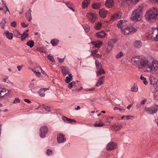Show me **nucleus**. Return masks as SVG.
<instances>
[{"instance_id":"2eb2a0df","label":"nucleus","mask_w":158,"mask_h":158,"mask_svg":"<svg viewBox=\"0 0 158 158\" xmlns=\"http://www.w3.org/2000/svg\"><path fill=\"white\" fill-rule=\"evenodd\" d=\"M106 34L104 31H102L97 32L95 34V36L99 38H102L104 37Z\"/></svg>"},{"instance_id":"ddd939ff","label":"nucleus","mask_w":158,"mask_h":158,"mask_svg":"<svg viewBox=\"0 0 158 158\" xmlns=\"http://www.w3.org/2000/svg\"><path fill=\"white\" fill-rule=\"evenodd\" d=\"M107 10L103 9H100L99 10V13L100 17L102 18H105L107 13Z\"/></svg>"},{"instance_id":"338daca9","label":"nucleus","mask_w":158,"mask_h":158,"mask_svg":"<svg viewBox=\"0 0 158 158\" xmlns=\"http://www.w3.org/2000/svg\"><path fill=\"white\" fill-rule=\"evenodd\" d=\"M95 90V88H92L91 89H88L86 90V91H94Z\"/></svg>"},{"instance_id":"7c9ffc66","label":"nucleus","mask_w":158,"mask_h":158,"mask_svg":"<svg viewBox=\"0 0 158 158\" xmlns=\"http://www.w3.org/2000/svg\"><path fill=\"white\" fill-rule=\"evenodd\" d=\"M152 34L154 35V36L152 35V36H154L157 34H158V28H152Z\"/></svg>"},{"instance_id":"2f4dec72","label":"nucleus","mask_w":158,"mask_h":158,"mask_svg":"<svg viewBox=\"0 0 158 158\" xmlns=\"http://www.w3.org/2000/svg\"><path fill=\"white\" fill-rule=\"evenodd\" d=\"M59 42V40L57 39H53L51 41V43L53 46L57 45Z\"/></svg>"},{"instance_id":"6e6d98bb","label":"nucleus","mask_w":158,"mask_h":158,"mask_svg":"<svg viewBox=\"0 0 158 158\" xmlns=\"http://www.w3.org/2000/svg\"><path fill=\"white\" fill-rule=\"evenodd\" d=\"M52 150L50 149H48L46 152V154L48 155H50L52 154Z\"/></svg>"},{"instance_id":"f3484780","label":"nucleus","mask_w":158,"mask_h":158,"mask_svg":"<svg viewBox=\"0 0 158 158\" xmlns=\"http://www.w3.org/2000/svg\"><path fill=\"white\" fill-rule=\"evenodd\" d=\"M115 131H117L120 130L123 127V125L121 123H118L113 125L112 126Z\"/></svg>"},{"instance_id":"1a4fd4ad","label":"nucleus","mask_w":158,"mask_h":158,"mask_svg":"<svg viewBox=\"0 0 158 158\" xmlns=\"http://www.w3.org/2000/svg\"><path fill=\"white\" fill-rule=\"evenodd\" d=\"M117 144L116 143L111 141L107 144L106 149L107 151H110L114 150L117 147Z\"/></svg>"},{"instance_id":"412c9836","label":"nucleus","mask_w":158,"mask_h":158,"mask_svg":"<svg viewBox=\"0 0 158 158\" xmlns=\"http://www.w3.org/2000/svg\"><path fill=\"white\" fill-rule=\"evenodd\" d=\"M6 38L9 40H11L13 38V35L12 33H10L8 31H7L4 33Z\"/></svg>"},{"instance_id":"5701e85b","label":"nucleus","mask_w":158,"mask_h":158,"mask_svg":"<svg viewBox=\"0 0 158 158\" xmlns=\"http://www.w3.org/2000/svg\"><path fill=\"white\" fill-rule=\"evenodd\" d=\"M91 44L94 46L96 48H100L101 45L102 44L101 41H92Z\"/></svg>"},{"instance_id":"c756f323","label":"nucleus","mask_w":158,"mask_h":158,"mask_svg":"<svg viewBox=\"0 0 158 158\" xmlns=\"http://www.w3.org/2000/svg\"><path fill=\"white\" fill-rule=\"evenodd\" d=\"M92 7L95 9H99L101 7V4L98 3H94L92 5Z\"/></svg>"},{"instance_id":"79ce46f5","label":"nucleus","mask_w":158,"mask_h":158,"mask_svg":"<svg viewBox=\"0 0 158 158\" xmlns=\"http://www.w3.org/2000/svg\"><path fill=\"white\" fill-rule=\"evenodd\" d=\"M123 56V52L121 51L118 54L116 55L115 56V57L116 59H119V58H120L121 57Z\"/></svg>"},{"instance_id":"a878e982","label":"nucleus","mask_w":158,"mask_h":158,"mask_svg":"<svg viewBox=\"0 0 158 158\" xmlns=\"http://www.w3.org/2000/svg\"><path fill=\"white\" fill-rule=\"evenodd\" d=\"M127 22L126 20H120L119 21L118 23L117 24V27L121 29H123V23H125Z\"/></svg>"},{"instance_id":"bf43d9fd","label":"nucleus","mask_w":158,"mask_h":158,"mask_svg":"<svg viewBox=\"0 0 158 158\" xmlns=\"http://www.w3.org/2000/svg\"><path fill=\"white\" fill-rule=\"evenodd\" d=\"M94 56V57H96L97 58H101L102 56L101 54L99 55L97 53L94 55V56Z\"/></svg>"},{"instance_id":"680f3d73","label":"nucleus","mask_w":158,"mask_h":158,"mask_svg":"<svg viewBox=\"0 0 158 158\" xmlns=\"http://www.w3.org/2000/svg\"><path fill=\"white\" fill-rule=\"evenodd\" d=\"M21 25L23 27H27L28 26V25H26L25 23L24 22L21 23Z\"/></svg>"},{"instance_id":"f8f14e48","label":"nucleus","mask_w":158,"mask_h":158,"mask_svg":"<svg viewBox=\"0 0 158 158\" xmlns=\"http://www.w3.org/2000/svg\"><path fill=\"white\" fill-rule=\"evenodd\" d=\"M62 73L65 76L69 73V69L66 66H62L61 67Z\"/></svg>"},{"instance_id":"6ab92c4d","label":"nucleus","mask_w":158,"mask_h":158,"mask_svg":"<svg viewBox=\"0 0 158 158\" xmlns=\"http://www.w3.org/2000/svg\"><path fill=\"white\" fill-rule=\"evenodd\" d=\"M28 31V29L25 30L23 32V34H21L20 38H21V40L22 41L25 40V39L28 36V34L27 33V32Z\"/></svg>"},{"instance_id":"9b49d317","label":"nucleus","mask_w":158,"mask_h":158,"mask_svg":"<svg viewBox=\"0 0 158 158\" xmlns=\"http://www.w3.org/2000/svg\"><path fill=\"white\" fill-rule=\"evenodd\" d=\"M105 80V77L104 76H102L98 80L97 82L95 84L96 86L97 87H99L102 85Z\"/></svg>"},{"instance_id":"de8ad7c7","label":"nucleus","mask_w":158,"mask_h":158,"mask_svg":"<svg viewBox=\"0 0 158 158\" xmlns=\"http://www.w3.org/2000/svg\"><path fill=\"white\" fill-rule=\"evenodd\" d=\"M34 86V84L33 83H30L29 86V87L30 89V90L32 92H33V89H35Z\"/></svg>"},{"instance_id":"864d4df0","label":"nucleus","mask_w":158,"mask_h":158,"mask_svg":"<svg viewBox=\"0 0 158 158\" xmlns=\"http://www.w3.org/2000/svg\"><path fill=\"white\" fill-rule=\"evenodd\" d=\"M34 73L35 74L36 76L38 77H40L41 75V73L40 72H36L35 70H32Z\"/></svg>"},{"instance_id":"8fccbe9b","label":"nucleus","mask_w":158,"mask_h":158,"mask_svg":"<svg viewBox=\"0 0 158 158\" xmlns=\"http://www.w3.org/2000/svg\"><path fill=\"white\" fill-rule=\"evenodd\" d=\"M43 107L47 111L49 112L51 111L50 107L48 106H45L44 104L42 105Z\"/></svg>"},{"instance_id":"3c124183","label":"nucleus","mask_w":158,"mask_h":158,"mask_svg":"<svg viewBox=\"0 0 158 158\" xmlns=\"http://www.w3.org/2000/svg\"><path fill=\"white\" fill-rule=\"evenodd\" d=\"M72 78L71 77V78L69 77H67L66 78V79L65 80V82L67 83H69L70 81L72 80Z\"/></svg>"},{"instance_id":"7ed1b4c3","label":"nucleus","mask_w":158,"mask_h":158,"mask_svg":"<svg viewBox=\"0 0 158 158\" xmlns=\"http://www.w3.org/2000/svg\"><path fill=\"white\" fill-rule=\"evenodd\" d=\"M158 70V61L151 60L149 66L147 67L146 71L149 73H153Z\"/></svg>"},{"instance_id":"bb28decb","label":"nucleus","mask_w":158,"mask_h":158,"mask_svg":"<svg viewBox=\"0 0 158 158\" xmlns=\"http://www.w3.org/2000/svg\"><path fill=\"white\" fill-rule=\"evenodd\" d=\"M134 45L135 48H139L142 46V43L140 41H136L134 42Z\"/></svg>"},{"instance_id":"f257e3e1","label":"nucleus","mask_w":158,"mask_h":158,"mask_svg":"<svg viewBox=\"0 0 158 158\" xmlns=\"http://www.w3.org/2000/svg\"><path fill=\"white\" fill-rule=\"evenodd\" d=\"M131 60L142 68H145L146 70L147 67L150 64L151 60L145 58H140L139 57L136 56L132 58Z\"/></svg>"},{"instance_id":"37998d69","label":"nucleus","mask_w":158,"mask_h":158,"mask_svg":"<svg viewBox=\"0 0 158 158\" xmlns=\"http://www.w3.org/2000/svg\"><path fill=\"white\" fill-rule=\"evenodd\" d=\"M47 57L48 59V60L52 62H54L55 61L53 56H51L50 54H49L48 55Z\"/></svg>"},{"instance_id":"e2e57ef3","label":"nucleus","mask_w":158,"mask_h":158,"mask_svg":"<svg viewBox=\"0 0 158 158\" xmlns=\"http://www.w3.org/2000/svg\"><path fill=\"white\" fill-rule=\"evenodd\" d=\"M146 102V99H144L140 102V104L141 105H144Z\"/></svg>"},{"instance_id":"423d86ee","label":"nucleus","mask_w":158,"mask_h":158,"mask_svg":"<svg viewBox=\"0 0 158 158\" xmlns=\"http://www.w3.org/2000/svg\"><path fill=\"white\" fill-rule=\"evenodd\" d=\"M6 89L0 88V99L2 98L5 99L9 96V93H10L11 91L7 90V93H6Z\"/></svg>"},{"instance_id":"72a5a7b5","label":"nucleus","mask_w":158,"mask_h":158,"mask_svg":"<svg viewBox=\"0 0 158 158\" xmlns=\"http://www.w3.org/2000/svg\"><path fill=\"white\" fill-rule=\"evenodd\" d=\"M138 90V88L137 85L135 84H134L131 88V91L132 92H137Z\"/></svg>"},{"instance_id":"6e6552de","label":"nucleus","mask_w":158,"mask_h":158,"mask_svg":"<svg viewBox=\"0 0 158 158\" xmlns=\"http://www.w3.org/2000/svg\"><path fill=\"white\" fill-rule=\"evenodd\" d=\"M87 19L92 23H94L97 20V15L94 13L90 12L86 14Z\"/></svg>"},{"instance_id":"49530a36","label":"nucleus","mask_w":158,"mask_h":158,"mask_svg":"<svg viewBox=\"0 0 158 158\" xmlns=\"http://www.w3.org/2000/svg\"><path fill=\"white\" fill-rule=\"evenodd\" d=\"M150 84L151 85H157V81H155L154 79H151L150 80Z\"/></svg>"},{"instance_id":"4d7b16f0","label":"nucleus","mask_w":158,"mask_h":158,"mask_svg":"<svg viewBox=\"0 0 158 158\" xmlns=\"http://www.w3.org/2000/svg\"><path fill=\"white\" fill-rule=\"evenodd\" d=\"M10 25L11 27H15L16 26V23L15 21H13L11 23Z\"/></svg>"},{"instance_id":"5fc2aeb1","label":"nucleus","mask_w":158,"mask_h":158,"mask_svg":"<svg viewBox=\"0 0 158 158\" xmlns=\"http://www.w3.org/2000/svg\"><path fill=\"white\" fill-rule=\"evenodd\" d=\"M20 100L18 98H15L13 102V103H20Z\"/></svg>"},{"instance_id":"4468645a","label":"nucleus","mask_w":158,"mask_h":158,"mask_svg":"<svg viewBox=\"0 0 158 158\" xmlns=\"http://www.w3.org/2000/svg\"><path fill=\"white\" fill-rule=\"evenodd\" d=\"M62 119L65 122L67 123H75L76 122L75 120L68 118L64 116L62 117Z\"/></svg>"},{"instance_id":"cd10ccee","label":"nucleus","mask_w":158,"mask_h":158,"mask_svg":"<svg viewBox=\"0 0 158 158\" xmlns=\"http://www.w3.org/2000/svg\"><path fill=\"white\" fill-rule=\"evenodd\" d=\"M98 71L96 72L97 75L98 76H100L103 74H104L105 72L104 70L102 68L99 69Z\"/></svg>"},{"instance_id":"4be33fe9","label":"nucleus","mask_w":158,"mask_h":158,"mask_svg":"<svg viewBox=\"0 0 158 158\" xmlns=\"http://www.w3.org/2000/svg\"><path fill=\"white\" fill-rule=\"evenodd\" d=\"M90 0H84L82 2V7L85 9L88 7L90 2Z\"/></svg>"},{"instance_id":"393cba45","label":"nucleus","mask_w":158,"mask_h":158,"mask_svg":"<svg viewBox=\"0 0 158 158\" xmlns=\"http://www.w3.org/2000/svg\"><path fill=\"white\" fill-rule=\"evenodd\" d=\"M95 64L97 70H99V69L102 68V64L99 62L98 60H95Z\"/></svg>"},{"instance_id":"0e129e2a","label":"nucleus","mask_w":158,"mask_h":158,"mask_svg":"<svg viewBox=\"0 0 158 158\" xmlns=\"http://www.w3.org/2000/svg\"><path fill=\"white\" fill-rule=\"evenodd\" d=\"M40 69L41 70V73H42L43 74L46 75L47 77H48V76L45 73L44 71L43 70H42V69L41 68V67H40Z\"/></svg>"},{"instance_id":"774afa93","label":"nucleus","mask_w":158,"mask_h":158,"mask_svg":"<svg viewBox=\"0 0 158 158\" xmlns=\"http://www.w3.org/2000/svg\"><path fill=\"white\" fill-rule=\"evenodd\" d=\"M155 36L156 37L154 38V40L158 41V34Z\"/></svg>"},{"instance_id":"ea45409f","label":"nucleus","mask_w":158,"mask_h":158,"mask_svg":"<svg viewBox=\"0 0 158 158\" xmlns=\"http://www.w3.org/2000/svg\"><path fill=\"white\" fill-rule=\"evenodd\" d=\"M14 33L15 35V36L17 37L18 36H21V34L19 31L17 30H15L14 31Z\"/></svg>"},{"instance_id":"9d476101","label":"nucleus","mask_w":158,"mask_h":158,"mask_svg":"<svg viewBox=\"0 0 158 158\" xmlns=\"http://www.w3.org/2000/svg\"><path fill=\"white\" fill-rule=\"evenodd\" d=\"M57 142L59 143H64L66 141V139L64 138V135L62 133L58 134L57 136Z\"/></svg>"},{"instance_id":"58836bf2","label":"nucleus","mask_w":158,"mask_h":158,"mask_svg":"<svg viewBox=\"0 0 158 158\" xmlns=\"http://www.w3.org/2000/svg\"><path fill=\"white\" fill-rule=\"evenodd\" d=\"M6 23V20L5 19H3L2 21V22L0 23V27L3 28L4 29V26L5 25V24Z\"/></svg>"},{"instance_id":"b1692460","label":"nucleus","mask_w":158,"mask_h":158,"mask_svg":"<svg viewBox=\"0 0 158 158\" xmlns=\"http://www.w3.org/2000/svg\"><path fill=\"white\" fill-rule=\"evenodd\" d=\"M130 34L135 32L137 30V27H134L133 25L128 27Z\"/></svg>"},{"instance_id":"f704fd0d","label":"nucleus","mask_w":158,"mask_h":158,"mask_svg":"<svg viewBox=\"0 0 158 158\" xmlns=\"http://www.w3.org/2000/svg\"><path fill=\"white\" fill-rule=\"evenodd\" d=\"M105 125V124L102 122H101V123H98L96 122L94 125V126L95 127H101Z\"/></svg>"},{"instance_id":"c03bdc74","label":"nucleus","mask_w":158,"mask_h":158,"mask_svg":"<svg viewBox=\"0 0 158 158\" xmlns=\"http://www.w3.org/2000/svg\"><path fill=\"white\" fill-rule=\"evenodd\" d=\"M86 32H88L89 31V26L87 25H85L83 26Z\"/></svg>"},{"instance_id":"09e8293b","label":"nucleus","mask_w":158,"mask_h":158,"mask_svg":"<svg viewBox=\"0 0 158 158\" xmlns=\"http://www.w3.org/2000/svg\"><path fill=\"white\" fill-rule=\"evenodd\" d=\"M2 2L3 3V7H5V8H6V10L4 12V14H6L7 11H8L9 13L10 14L9 10L8 8H7L6 5L4 3L3 1H2Z\"/></svg>"},{"instance_id":"603ef678","label":"nucleus","mask_w":158,"mask_h":158,"mask_svg":"<svg viewBox=\"0 0 158 158\" xmlns=\"http://www.w3.org/2000/svg\"><path fill=\"white\" fill-rule=\"evenodd\" d=\"M75 84V82H70L68 84V87L69 89H71Z\"/></svg>"},{"instance_id":"a211bd4d","label":"nucleus","mask_w":158,"mask_h":158,"mask_svg":"<svg viewBox=\"0 0 158 158\" xmlns=\"http://www.w3.org/2000/svg\"><path fill=\"white\" fill-rule=\"evenodd\" d=\"M114 5L113 0H106L105 2V5L108 8H111Z\"/></svg>"},{"instance_id":"f03ea898","label":"nucleus","mask_w":158,"mask_h":158,"mask_svg":"<svg viewBox=\"0 0 158 158\" xmlns=\"http://www.w3.org/2000/svg\"><path fill=\"white\" fill-rule=\"evenodd\" d=\"M142 10L141 9L135 10L132 13L131 19L135 22L139 21L142 19Z\"/></svg>"},{"instance_id":"dca6fc26","label":"nucleus","mask_w":158,"mask_h":158,"mask_svg":"<svg viewBox=\"0 0 158 158\" xmlns=\"http://www.w3.org/2000/svg\"><path fill=\"white\" fill-rule=\"evenodd\" d=\"M121 17V16L118 13H115L113 15H112L110 18L111 20H116L118 19H120Z\"/></svg>"},{"instance_id":"a19ab883","label":"nucleus","mask_w":158,"mask_h":158,"mask_svg":"<svg viewBox=\"0 0 158 158\" xmlns=\"http://www.w3.org/2000/svg\"><path fill=\"white\" fill-rule=\"evenodd\" d=\"M140 78L141 80H143V82L145 85H147L148 84V82L146 80V78L144 77H143L142 75H141Z\"/></svg>"},{"instance_id":"69168bd1","label":"nucleus","mask_w":158,"mask_h":158,"mask_svg":"<svg viewBox=\"0 0 158 158\" xmlns=\"http://www.w3.org/2000/svg\"><path fill=\"white\" fill-rule=\"evenodd\" d=\"M57 59L58 60V61H59L60 62V63H62L64 61V58H63V59H61V58H59V57H57Z\"/></svg>"},{"instance_id":"aec40b11","label":"nucleus","mask_w":158,"mask_h":158,"mask_svg":"<svg viewBox=\"0 0 158 158\" xmlns=\"http://www.w3.org/2000/svg\"><path fill=\"white\" fill-rule=\"evenodd\" d=\"M31 9H30L27 10V12L26 14V17L29 22H30L32 19L31 14Z\"/></svg>"},{"instance_id":"4c0bfd02","label":"nucleus","mask_w":158,"mask_h":158,"mask_svg":"<svg viewBox=\"0 0 158 158\" xmlns=\"http://www.w3.org/2000/svg\"><path fill=\"white\" fill-rule=\"evenodd\" d=\"M38 93L40 97H44L45 96L44 92L42 89H40Z\"/></svg>"},{"instance_id":"20e7f679","label":"nucleus","mask_w":158,"mask_h":158,"mask_svg":"<svg viewBox=\"0 0 158 158\" xmlns=\"http://www.w3.org/2000/svg\"><path fill=\"white\" fill-rule=\"evenodd\" d=\"M157 16H158V10L155 7L149 10L145 15L146 19L148 20L153 19Z\"/></svg>"},{"instance_id":"39448f33","label":"nucleus","mask_w":158,"mask_h":158,"mask_svg":"<svg viewBox=\"0 0 158 158\" xmlns=\"http://www.w3.org/2000/svg\"><path fill=\"white\" fill-rule=\"evenodd\" d=\"M158 110V105L156 104L153 105L150 107L146 108L145 110L150 114H153L156 113Z\"/></svg>"},{"instance_id":"c85d7f7f","label":"nucleus","mask_w":158,"mask_h":158,"mask_svg":"<svg viewBox=\"0 0 158 158\" xmlns=\"http://www.w3.org/2000/svg\"><path fill=\"white\" fill-rule=\"evenodd\" d=\"M121 31L124 34H130L129 30V27H127V28L122 29Z\"/></svg>"},{"instance_id":"13d9d810","label":"nucleus","mask_w":158,"mask_h":158,"mask_svg":"<svg viewBox=\"0 0 158 158\" xmlns=\"http://www.w3.org/2000/svg\"><path fill=\"white\" fill-rule=\"evenodd\" d=\"M98 52V50H95L91 51V55L92 56L97 53Z\"/></svg>"},{"instance_id":"c9c22d12","label":"nucleus","mask_w":158,"mask_h":158,"mask_svg":"<svg viewBox=\"0 0 158 158\" xmlns=\"http://www.w3.org/2000/svg\"><path fill=\"white\" fill-rule=\"evenodd\" d=\"M34 42L32 40H30L28 41L26 43V44L29 46L30 48H32L34 46Z\"/></svg>"},{"instance_id":"473e14b6","label":"nucleus","mask_w":158,"mask_h":158,"mask_svg":"<svg viewBox=\"0 0 158 158\" xmlns=\"http://www.w3.org/2000/svg\"><path fill=\"white\" fill-rule=\"evenodd\" d=\"M113 45L111 44H109L108 45V47L106 48V52L107 53H109L112 50L113 48Z\"/></svg>"},{"instance_id":"052dcab7","label":"nucleus","mask_w":158,"mask_h":158,"mask_svg":"<svg viewBox=\"0 0 158 158\" xmlns=\"http://www.w3.org/2000/svg\"><path fill=\"white\" fill-rule=\"evenodd\" d=\"M23 65H22L20 66H18L17 67L19 71H20L22 69Z\"/></svg>"},{"instance_id":"a18cd8bd","label":"nucleus","mask_w":158,"mask_h":158,"mask_svg":"<svg viewBox=\"0 0 158 158\" xmlns=\"http://www.w3.org/2000/svg\"><path fill=\"white\" fill-rule=\"evenodd\" d=\"M102 26V24L100 23H96L95 29H99Z\"/></svg>"},{"instance_id":"0eeeda50","label":"nucleus","mask_w":158,"mask_h":158,"mask_svg":"<svg viewBox=\"0 0 158 158\" xmlns=\"http://www.w3.org/2000/svg\"><path fill=\"white\" fill-rule=\"evenodd\" d=\"M48 129L46 126L41 127L40 129L39 135L40 137L43 138L46 137V135L48 133Z\"/></svg>"},{"instance_id":"e433bc0d","label":"nucleus","mask_w":158,"mask_h":158,"mask_svg":"<svg viewBox=\"0 0 158 158\" xmlns=\"http://www.w3.org/2000/svg\"><path fill=\"white\" fill-rule=\"evenodd\" d=\"M139 0H120L122 4V3L126 2L128 1H129L130 2H137L139 1Z\"/></svg>"}]
</instances>
